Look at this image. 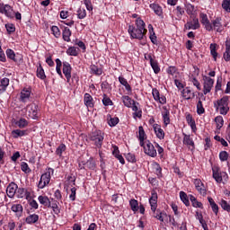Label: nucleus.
Listing matches in <instances>:
<instances>
[{
  "label": "nucleus",
  "mask_w": 230,
  "mask_h": 230,
  "mask_svg": "<svg viewBox=\"0 0 230 230\" xmlns=\"http://www.w3.org/2000/svg\"><path fill=\"white\" fill-rule=\"evenodd\" d=\"M137 28L134 25L128 26V33L132 39H137L141 40L146 34V29L145 28L146 24L141 18L136 20Z\"/></svg>",
  "instance_id": "f257e3e1"
},
{
  "label": "nucleus",
  "mask_w": 230,
  "mask_h": 230,
  "mask_svg": "<svg viewBox=\"0 0 230 230\" xmlns=\"http://www.w3.org/2000/svg\"><path fill=\"white\" fill-rule=\"evenodd\" d=\"M54 172H55V170H53V168H49L48 172H46L45 173H43L41 175L40 180L38 184V188L40 190H44V188H46V186H48V184H49V182L51 181V173L53 174Z\"/></svg>",
  "instance_id": "f03ea898"
},
{
  "label": "nucleus",
  "mask_w": 230,
  "mask_h": 230,
  "mask_svg": "<svg viewBox=\"0 0 230 230\" xmlns=\"http://www.w3.org/2000/svg\"><path fill=\"white\" fill-rule=\"evenodd\" d=\"M91 141H93L97 148H102L103 144V133L101 130H97L92 133L90 137Z\"/></svg>",
  "instance_id": "7ed1b4c3"
},
{
  "label": "nucleus",
  "mask_w": 230,
  "mask_h": 230,
  "mask_svg": "<svg viewBox=\"0 0 230 230\" xmlns=\"http://www.w3.org/2000/svg\"><path fill=\"white\" fill-rule=\"evenodd\" d=\"M215 84V80L211 77L204 75L203 76V94H208L211 93V89H213V85Z\"/></svg>",
  "instance_id": "20e7f679"
},
{
  "label": "nucleus",
  "mask_w": 230,
  "mask_h": 230,
  "mask_svg": "<svg viewBox=\"0 0 230 230\" xmlns=\"http://www.w3.org/2000/svg\"><path fill=\"white\" fill-rule=\"evenodd\" d=\"M144 152L145 154H146V155H149V157L157 156V150H155V147L154 146V145L148 140L146 141V146H144Z\"/></svg>",
  "instance_id": "39448f33"
},
{
  "label": "nucleus",
  "mask_w": 230,
  "mask_h": 230,
  "mask_svg": "<svg viewBox=\"0 0 230 230\" xmlns=\"http://www.w3.org/2000/svg\"><path fill=\"white\" fill-rule=\"evenodd\" d=\"M200 28V23L199 22V18L192 16L191 20L187 22L185 24V30H199Z\"/></svg>",
  "instance_id": "423d86ee"
},
{
  "label": "nucleus",
  "mask_w": 230,
  "mask_h": 230,
  "mask_svg": "<svg viewBox=\"0 0 230 230\" xmlns=\"http://www.w3.org/2000/svg\"><path fill=\"white\" fill-rule=\"evenodd\" d=\"M199 17L200 22L205 27V30H207V31H213V25L209 22V19H208V14L200 13Z\"/></svg>",
  "instance_id": "0eeeda50"
},
{
  "label": "nucleus",
  "mask_w": 230,
  "mask_h": 230,
  "mask_svg": "<svg viewBox=\"0 0 230 230\" xmlns=\"http://www.w3.org/2000/svg\"><path fill=\"white\" fill-rule=\"evenodd\" d=\"M212 25V31L215 30L217 33L224 31V26L222 25V18L217 17L210 23Z\"/></svg>",
  "instance_id": "6e6552de"
},
{
  "label": "nucleus",
  "mask_w": 230,
  "mask_h": 230,
  "mask_svg": "<svg viewBox=\"0 0 230 230\" xmlns=\"http://www.w3.org/2000/svg\"><path fill=\"white\" fill-rule=\"evenodd\" d=\"M0 13H4V15L10 19H13V16L15 15L13 9L9 4L0 6Z\"/></svg>",
  "instance_id": "1a4fd4ad"
},
{
  "label": "nucleus",
  "mask_w": 230,
  "mask_h": 230,
  "mask_svg": "<svg viewBox=\"0 0 230 230\" xmlns=\"http://www.w3.org/2000/svg\"><path fill=\"white\" fill-rule=\"evenodd\" d=\"M18 186L15 182H12L7 186L6 194L9 199H13L15 197V193H17Z\"/></svg>",
  "instance_id": "9d476101"
},
{
  "label": "nucleus",
  "mask_w": 230,
  "mask_h": 230,
  "mask_svg": "<svg viewBox=\"0 0 230 230\" xmlns=\"http://www.w3.org/2000/svg\"><path fill=\"white\" fill-rule=\"evenodd\" d=\"M71 64H69L68 62H63V75H65L66 82L68 83L71 80Z\"/></svg>",
  "instance_id": "9b49d317"
},
{
  "label": "nucleus",
  "mask_w": 230,
  "mask_h": 230,
  "mask_svg": "<svg viewBox=\"0 0 230 230\" xmlns=\"http://www.w3.org/2000/svg\"><path fill=\"white\" fill-rule=\"evenodd\" d=\"M162 117L164 119V125L168 127L170 125V110L166 106L163 107Z\"/></svg>",
  "instance_id": "f8f14e48"
},
{
  "label": "nucleus",
  "mask_w": 230,
  "mask_h": 230,
  "mask_svg": "<svg viewBox=\"0 0 230 230\" xmlns=\"http://www.w3.org/2000/svg\"><path fill=\"white\" fill-rule=\"evenodd\" d=\"M148 59L150 62V66L152 67V69L154 70V73L155 75H158V73L161 72V68L159 67V64L157 63V61H155L153 58L152 55H148Z\"/></svg>",
  "instance_id": "ddd939ff"
},
{
  "label": "nucleus",
  "mask_w": 230,
  "mask_h": 230,
  "mask_svg": "<svg viewBox=\"0 0 230 230\" xmlns=\"http://www.w3.org/2000/svg\"><path fill=\"white\" fill-rule=\"evenodd\" d=\"M153 128H154L155 134L156 135V137H158V139H164V130H163V128H161V125L154 124Z\"/></svg>",
  "instance_id": "4468645a"
},
{
  "label": "nucleus",
  "mask_w": 230,
  "mask_h": 230,
  "mask_svg": "<svg viewBox=\"0 0 230 230\" xmlns=\"http://www.w3.org/2000/svg\"><path fill=\"white\" fill-rule=\"evenodd\" d=\"M149 204L153 213H155V211H157V193L152 194L151 198L149 199Z\"/></svg>",
  "instance_id": "2eb2a0df"
},
{
  "label": "nucleus",
  "mask_w": 230,
  "mask_h": 230,
  "mask_svg": "<svg viewBox=\"0 0 230 230\" xmlns=\"http://www.w3.org/2000/svg\"><path fill=\"white\" fill-rule=\"evenodd\" d=\"M84 170H96V162L90 158L87 162L83 163Z\"/></svg>",
  "instance_id": "dca6fc26"
},
{
  "label": "nucleus",
  "mask_w": 230,
  "mask_h": 230,
  "mask_svg": "<svg viewBox=\"0 0 230 230\" xmlns=\"http://www.w3.org/2000/svg\"><path fill=\"white\" fill-rule=\"evenodd\" d=\"M194 184L196 186V190H198L200 195H206V189H204V183H202V181L196 179L194 180Z\"/></svg>",
  "instance_id": "f3484780"
},
{
  "label": "nucleus",
  "mask_w": 230,
  "mask_h": 230,
  "mask_svg": "<svg viewBox=\"0 0 230 230\" xmlns=\"http://www.w3.org/2000/svg\"><path fill=\"white\" fill-rule=\"evenodd\" d=\"M182 97L185 100H191V98H195V93H192L190 87H186L181 91Z\"/></svg>",
  "instance_id": "a211bd4d"
},
{
  "label": "nucleus",
  "mask_w": 230,
  "mask_h": 230,
  "mask_svg": "<svg viewBox=\"0 0 230 230\" xmlns=\"http://www.w3.org/2000/svg\"><path fill=\"white\" fill-rule=\"evenodd\" d=\"M38 200L40 204L45 206V208H51V201L49 200V198H48V196H39Z\"/></svg>",
  "instance_id": "6ab92c4d"
},
{
  "label": "nucleus",
  "mask_w": 230,
  "mask_h": 230,
  "mask_svg": "<svg viewBox=\"0 0 230 230\" xmlns=\"http://www.w3.org/2000/svg\"><path fill=\"white\" fill-rule=\"evenodd\" d=\"M218 107H229V96H224L217 101V106L216 107L217 111H218Z\"/></svg>",
  "instance_id": "aec40b11"
},
{
  "label": "nucleus",
  "mask_w": 230,
  "mask_h": 230,
  "mask_svg": "<svg viewBox=\"0 0 230 230\" xmlns=\"http://www.w3.org/2000/svg\"><path fill=\"white\" fill-rule=\"evenodd\" d=\"M186 121L188 123V125H190L191 130L193 132L197 131V124L195 123V120L193 119V117L190 114H188L186 116Z\"/></svg>",
  "instance_id": "412c9836"
},
{
  "label": "nucleus",
  "mask_w": 230,
  "mask_h": 230,
  "mask_svg": "<svg viewBox=\"0 0 230 230\" xmlns=\"http://www.w3.org/2000/svg\"><path fill=\"white\" fill-rule=\"evenodd\" d=\"M149 6L156 15H158L159 17H163V7H161L157 4H151Z\"/></svg>",
  "instance_id": "4be33fe9"
},
{
  "label": "nucleus",
  "mask_w": 230,
  "mask_h": 230,
  "mask_svg": "<svg viewBox=\"0 0 230 230\" xmlns=\"http://www.w3.org/2000/svg\"><path fill=\"white\" fill-rule=\"evenodd\" d=\"M213 172V179H215L216 181L218 183L222 182V174L220 173V169L218 167L212 168Z\"/></svg>",
  "instance_id": "5701e85b"
},
{
  "label": "nucleus",
  "mask_w": 230,
  "mask_h": 230,
  "mask_svg": "<svg viewBox=\"0 0 230 230\" xmlns=\"http://www.w3.org/2000/svg\"><path fill=\"white\" fill-rule=\"evenodd\" d=\"M25 222L26 224H37V222H39V215L37 214H31L29 215L26 218H25Z\"/></svg>",
  "instance_id": "b1692460"
},
{
  "label": "nucleus",
  "mask_w": 230,
  "mask_h": 230,
  "mask_svg": "<svg viewBox=\"0 0 230 230\" xmlns=\"http://www.w3.org/2000/svg\"><path fill=\"white\" fill-rule=\"evenodd\" d=\"M29 116L35 119L39 114V106L37 104L31 105V111H29Z\"/></svg>",
  "instance_id": "393cba45"
},
{
  "label": "nucleus",
  "mask_w": 230,
  "mask_h": 230,
  "mask_svg": "<svg viewBox=\"0 0 230 230\" xmlns=\"http://www.w3.org/2000/svg\"><path fill=\"white\" fill-rule=\"evenodd\" d=\"M63 40L66 42H71V30L69 28L65 27L62 33Z\"/></svg>",
  "instance_id": "a878e982"
},
{
  "label": "nucleus",
  "mask_w": 230,
  "mask_h": 230,
  "mask_svg": "<svg viewBox=\"0 0 230 230\" xmlns=\"http://www.w3.org/2000/svg\"><path fill=\"white\" fill-rule=\"evenodd\" d=\"M11 209L16 214V217H21L22 215V205L21 204L13 205Z\"/></svg>",
  "instance_id": "bb28decb"
},
{
  "label": "nucleus",
  "mask_w": 230,
  "mask_h": 230,
  "mask_svg": "<svg viewBox=\"0 0 230 230\" xmlns=\"http://www.w3.org/2000/svg\"><path fill=\"white\" fill-rule=\"evenodd\" d=\"M190 200L193 208H199L200 209H204V206L202 205V202L197 200V198H195L193 195L190 196Z\"/></svg>",
  "instance_id": "cd10ccee"
},
{
  "label": "nucleus",
  "mask_w": 230,
  "mask_h": 230,
  "mask_svg": "<svg viewBox=\"0 0 230 230\" xmlns=\"http://www.w3.org/2000/svg\"><path fill=\"white\" fill-rule=\"evenodd\" d=\"M208 200L209 202V206L211 207V209L215 215H218V205L215 202V199L213 198L208 197Z\"/></svg>",
  "instance_id": "c85d7f7f"
},
{
  "label": "nucleus",
  "mask_w": 230,
  "mask_h": 230,
  "mask_svg": "<svg viewBox=\"0 0 230 230\" xmlns=\"http://www.w3.org/2000/svg\"><path fill=\"white\" fill-rule=\"evenodd\" d=\"M183 145H187V146H192V148H195V143L193 142V139H191V137L186 134H183Z\"/></svg>",
  "instance_id": "c756f323"
},
{
  "label": "nucleus",
  "mask_w": 230,
  "mask_h": 230,
  "mask_svg": "<svg viewBox=\"0 0 230 230\" xmlns=\"http://www.w3.org/2000/svg\"><path fill=\"white\" fill-rule=\"evenodd\" d=\"M122 102L125 107H132V105H134V103L136 102L135 100H132V98L128 95L122 96Z\"/></svg>",
  "instance_id": "7c9ffc66"
},
{
  "label": "nucleus",
  "mask_w": 230,
  "mask_h": 230,
  "mask_svg": "<svg viewBox=\"0 0 230 230\" xmlns=\"http://www.w3.org/2000/svg\"><path fill=\"white\" fill-rule=\"evenodd\" d=\"M154 217L159 220L160 222H164V217H167L165 212H162L159 209L155 210Z\"/></svg>",
  "instance_id": "2f4dec72"
},
{
  "label": "nucleus",
  "mask_w": 230,
  "mask_h": 230,
  "mask_svg": "<svg viewBox=\"0 0 230 230\" xmlns=\"http://www.w3.org/2000/svg\"><path fill=\"white\" fill-rule=\"evenodd\" d=\"M37 76L38 78H40V80H45L46 78V73L44 72V68L42 67V65L40 63H39L37 68Z\"/></svg>",
  "instance_id": "473e14b6"
},
{
  "label": "nucleus",
  "mask_w": 230,
  "mask_h": 230,
  "mask_svg": "<svg viewBox=\"0 0 230 230\" xmlns=\"http://www.w3.org/2000/svg\"><path fill=\"white\" fill-rule=\"evenodd\" d=\"M84 104L86 105V107H90V108L94 107V103H93V96H91V94L89 93L84 94Z\"/></svg>",
  "instance_id": "72a5a7b5"
},
{
  "label": "nucleus",
  "mask_w": 230,
  "mask_h": 230,
  "mask_svg": "<svg viewBox=\"0 0 230 230\" xmlns=\"http://www.w3.org/2000/svg\"><path fill=\"white\" fill-rule=\"evenodd\" d=\"M129 206L130 208L136 213L137 211H139V202H137V199H132L129 200Z\"/></svg>",
  "instance_id": "f704fd0d"
},
{
  "label": "nucleus",
  "mask_w": 230,
  "mask_h": 230,
  "mask_svg": "<svg viewBox=\"0 0 230 230\" xmlns=\"http://www.w3.org/2000/svg\"><path fill=\"white\" fill-rule=\"evenodd\" d=\"M119 123V119L118 117L112 118L111 115H108V125L110 127H116Z\"/></svg>",
  "instance_id": "c9c22d12"
},
{
  "label": "nucleus",
  "mask_w": 230,
  "mask_h": 230,
  "mask_svg": "<svg viewBox=\"0 0 230 230\" xmlns=\"http://www.w3.org/2000/svg\"><path fill=\"white\" fill-rule=\"evenodd\" d=\"M31 95V92L30 90H22L21 93V100L22 102H26L27 100H30V96Z\"/></svg>",
  "instance_id": "e433bc0d"
},
{
  "label": "nucleus",
  "mask_w": 230,
  "mask_h": 230,
  "mask_svg": "<svg viewBox=\"0 0 230 230\" xmlns=\"http://www.w3.org/2000/svg\"><path fill=\"white\" fill-rule=\"evenodd\" d=\"M210 53L214 58L215 62H217V57H218V53L217 52V43L210 44Z\"/></svg>",
  "instance_id": "4c0bfd02"
},
{
  "label": "nucleus",
  "mask_w": 230,
  "mask_h": 230,
  "mask_svg": "<svg viewBox=\"0 0 230 230\" xmlns=\"http://www.w3.org/2000/svg\"><path fill=\"white\" fill-rule=\"evenodd\" d=\"M180 198L185 206H190V199L188 198V194H186V192L181 191Z\"/></svg>",
  "instance_id": "58836bf2"
},
{
  "label": "nucleus",
  "mask_w": 230,
  "mask_h": 230,
  "mask_svg": "<svg viewBox=\"0 0 230 230\" xmlns=\"http://www.w3.org/2000/svg\"><path fill=\"white\" fill-rule=\"evenodd\" d=\"M215 122H216L217 130H220L221 128L224 127V118L222 116L216 117Z\"/></svg>",
  "instance_id": "ea45409f"
},
{
  "label": "nucleus",
  "mask_w": 230,
  "mask_h": 230,
  "mask_svg": "<svg viewBox=\"0 0 230 230\" xmlns=\"http://www.w3.org/2000/svg\"><path fill=\"white\" fill-rule=\"evenodd\" d=\"M24 134H26V131L21 129H14L12 131V136L14 139H17V137H22Z\"/></svg>",
  "instance_id": "a19ab883"
},
{
  "label": "nucleus",
  "mask_w": 230,
  "mask_h": 230,
  "mask_svg": "<svg viewBox=\"0 0 230 230\" xmlns=\"http://www.w3.org/2000/svg\"><path fill=\"white\" fill-rule=\"evenodd\" d=\"M66 53L70 57H77L78 56V49H76V47H70L66 50Z\"/></svg>",
  "instance_id": "79ce46f5"
},
{
  "label": "nucleus",
  "mask_w": 230,
  "mask_h": 230,
  "mask_svg": "<svg viewBox=\"0 0 230 230\" xmlns=\"http://www.w3.org/2000/svg\"><path fill=\"white\" fill-rule=\"evenodd\" d=\"M15 125H17L19 128H24L28 127V120H26V119H20L18 121L15 122Z\"/></svg>",
  "instance_id": "37998d69"
},
{
  "label": "nucleus",
  "mask_w": 230,
  "mask_h": 230,
  "mask_svg": "<svg viewBox=\"0 0 230 230\" xmlns=\"http://www.w3.org/2000/svg\"><path fill=\"white\" fill-rule=\"evenodd\" d=\"M90 69L92 73H93V75H97L98 76H100V75L103 73V70H102V68L97 67L96 65H92L90 66Z\"/></svg>",
  "instance_id": "c03bdc74"
},
{
  "label": "nucleus",
  "mask_w": 230,
  "mask_h": 230,
  "mask_svg": "<svg viewBox=\"0 0 230 230\" xmlns=\"http://www.w3.org/2000/svg\"><path fill=\"white\" fill-rule=\"evenodd\" d=\"M51 31L54 37H56V39H60L61 32H60V29H58V26L53 25L51 27Z\"/></svg>",
  "instance_id": "a18cd8bd"
},
{
  "label": "nucleus",
  "mask_w": 230,
  "mask_h": 230,
  "mask_svg": "<svg viewBox=\"0 0 230 230\" xmlns=\"http://www.w3.org/2000/svg\"><path fill=\"white\" fill-rule=\"evenodd\" d=\"M185 8L188 15H193V13L195 12V5L191 4H186Z\"/></svg>",
  "instance_id": "49530a36"
},
{
  "label": "nucleus",
  "mask_w": 230,
  "mask_h": 230,
  "mask_svg": "<svg viewBox=\"0 0 230 230\" xmlns=\"http://www.w3.org/2000/svg\"><path fill=\"white\" fill-rule=\"evenodd\" d=\"M197 112L198 114H204L206 112V110L204 109V106L202 105V101H199L197 103Z\"/></svg>",
  "instance_id": "de8ad7c7"
},
{
  "label": "nucleus",
  "mask_w": 230,
  "mask_h": 230,
  "mask_svg": "<svg viewBox=\"0 0 230 230\" xmlns=\"http://www.w3.org/2000/svg\"><path fill=\"white\" fill-rule=\"evenodd\" d=\"M6 55H7V58L13 60V62H17V59H15V52L12 50V49H8L6 50Z\"/></svg>",
  "instance_id": "09e8293b"
},
{
  "label": "nucleus",
  "mask_w": 230,
  "mask_h": 230,
  "mask_svg": "<svg viewBox=\"0 0 230 230\" xmlns=\"http://www.w3.org/2000/svg\"><path fill=\"white\" fill-rule=\"evenodd\" d=\"M16 195H17L18 199H24V196L26 195V189H24V188L17 189Z\"/></svg>",
  "instance_id": "8fccbe9b"
},
{
  "label": "nucleus",
  "mask_w": 230,
  "mask_h": 230,
  "mask_svg": "<svg viewBox=\"0 0 230 230\" xmlns=\"http://www.w3.org/2000/svg\"><path fill=\"white\" fill-rule=\"evenodd\" d=\"M220 206L221 208L227 211L228 213H230V205L229 203H227V201H226V199H222L220 201Z\"/></svg>",
  "instance_id": "3c124183"
},
{
  "label": "nucleus",
  "mask_w": 230,
  "mask_h": 230,
  "mask_svg": "<svg viewBox=\"0 0 230 230\" xmlns=\"http://www.w3.org/2000/svg\"><path fill=\"white\" fill-rule=\"evenodd\" d=\"M222 8L225 12H228L230 13V0H224L222 2Z\"/></svg>",
  "instance_id": "603ef678"
},
{
  "label": "nucleus",
  "mask_w": 230,
  "mask_h": 230,
  "mask_svg": "<svg viewBox=\"0 0 230 230\" xmlns=\"http://www.w3.org/2000/svg\"><path fill=\"white\" fill-rule=\"evenodd\" d=\"M219 159L222 162L227 161L229 159V154L226 151H222L219 153Z\"/></svg>",
  "instance_id": "864d4df0"
},
{
  "label": "nucleus",
  "mask_w": 230,
  "mask_h": 230,
  "mask_svg": "<svg viewBox=\"0 0 230 230\" xmlns=\"http://www.w3.org/2000/svg\"><path fill=\"white\" fill-rule=\"evenodd\" d=\"M87 15V13L85 12V9L79 8L77 11V17L78 19H85Z\"/></svg>",
  "instance_id": "5fc2aeb1"
},
{
  "label": "nucleus",
  "mask_w": 230,
  "mask_h": 230,
  "mask_svg": "<svg viewBox=\"0 0 230 230\" xmlns=\"http://www.w3.org/2000/svg\"><path fill=\"white\" fill-rule=\"evenodd\" d=\"M190 82L198 89V91L202 90V87L200 86V82H199V80H197L195 77L190 78Z\"/></svg>",
  "instance_id": "6e6d98bb"
},
{
  "label": "nucleus",
  "mask_w": 230,
  "mask_h": 230,
  "mask_svg": "<svg viewBox=\"0 0 230 230\" xmlns=\"http://www.w3.org/2000/svg\"><path fill=\"white\" fill-rule=\"evenodd\" d=\"M131 107H132V111H134L135 112V116H137V118H141L142 111H138L137 106L136 105V102H134V104H132Z\"/></svg>",
  "instance_id": "4d7b16f0"
},
{
  "label": "nucleus",
  "mask_w": 230,
  "mask_h": 230,
  "mask_svg": "<svg viewBox=\"0 0 230 230\" xmlns=\"http://www.w3.org/2000/svg\"><path fill=\"white\" fill-rule=\"evenodd\" d=\"M126 159L128 161V163H136V155L132 153L127 154Z\"/></svg>",
  "instance_id": "13d9d810"
},
{
  "label": "nucleus",
  "mask_w": 230,
  "mask_h": 230,
  "mask_svg": "<svg viewBox=\"0 0 230 230\" xmlns=\"http://www.w3.org/2000/svg\"><path fill=\"white\" fill-rule=\"evenodd\" d=\"M176 15L177 17H182L184 15V8L181 5L176 7Z\"/></svg>",
  "instance_id": "bf43d9fd"
},
{
  "label": "nucleus",
  "mask_w": 230,
  "mask_h": 230,
  "mask_svg": "<svg viewBox=\"0 0 230 230\" xmlns=\"http://www.w3.org/2000/svg\"><path fill=\"white\" fill-rule=\"evenodd\" d=\"M51 209H53L55 215H58L60 213V208H58V205L57 203H50Z\"/></svg>",
  "instance_id": "052dcab7"
},
{
  "label": "nucleus",
  "mask_w": 230,
  "mask_h": 230,
  "mask_svg": "<svg viewBox=\"0 0 230 230\" xmlns=\"http://www.w3.org/2000/svg\"><path fill=\"white\" fill-rule=\"evenodd\" d=\"M62 152H66V145L61 144L56 150L58 155H62Z\"/></svg>",
  "instance_id": "680f3d73"
},
{
  "label": "nucleus",
  "mask_w": 230,
  "mask_h": 230,
  "mask_svg": "<svg viewBox=\"0 0 230 230\" xmlns=\"http://www.w3.org/2000/svg\"><path fill=\"white\" fill-rule=\"evenodd\" d=\"M219 107H220L219 112L223 116H226L227 112H229V106H219Z\"/></svg>",
  "instance_id": "e2e57ef3"
},
{
  "label": "nucleus",
  "mask_w": 230,
  "mask_h": 230,
  "mask_svg": "<svg viewBox=\"0 0 230 230\" xmlns=\"http://www.w3.org/2000/svg\"><path fill=\"white\" fill-rule=\"evenodd\" d=\"M69 199L72 201L76 200V188L74 187L71 189V193L69 195Z\"/></svg>",
  "instance_id": "0e129e2a"
},
{
  "label": "nucleus",
  "mask_w": 230,
  "mask_h": 230,
  "mask_svg": "<svg viewBox=\"0 0 230 230\" xmlns=\"http://www.w3.org/2000/svg\"><path fill=\"white\" fill-rule=\"evenodd\" d=\"M102 103L105 105V107H109V105H112V101L111 98H108L107 95H104V98L102 99Z\"/></svg>",
  "instance_id": "69168bd1"
},
{
  "label": "nucleus",
  "mask_w": 230,
  "mask_h": 230,
  "mask_svg": "<svg viewBox=\"0 0 230 230\" xmlns=\"http://www.w3.org/2000/svg\"><path fill=\"white\" fill-rule=\"evenodd\" d=\"M138 139H145V136H146V134H145V129L143 128V126L138 127Z\"/></svg>",
  "instance_id": "338daca9"
},
{
  "label": "nucleus",
  "mask_w": 230,
  "mask_h": 230,
  "mask_svg": "<svg viewBox=\"0 0 230 230\" xmlns=\"http://www.w3.org/2000/svg\"><path fill=\"white\" fill-rule=\"evenodd\" d=\"M152 94L155 102H157V100H159V97L161 96L157 88H153Z\"/></svg>",
  "instance_id": "774afa93"
}]
</instances>
